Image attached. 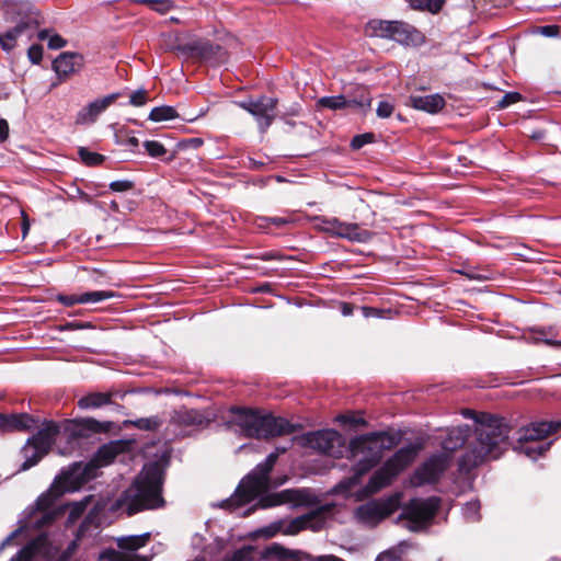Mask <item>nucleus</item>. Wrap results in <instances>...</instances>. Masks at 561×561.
<instances>
[{
	"instance_id": "obj_1",
	"label": "nucleus",
	"mask_w": 561,
	"mask_h": 561,
	"mask_svg": "<svg viewBox=\"0 0 561 561\" xmlns=\"http://www.w3.org/2000/svg\"><path fill=\"white\" fill-rule=\"evenodd\" d=\"M476 422V440L459 460V469L469 472L479 465L497 459L508 445L511 427L505 419L481 412L466 411L463 413Z\"/></svg>"
},
{
	"instance_id": "obj_2",
	"label": "nucleus",
	"mask_w": 561,
	"mask_h": 561,
	"mask_svg": "<svg viewBox=\"0 0 561 561\" xmlns=\"http://www.w3.org/2000/svg\"><path fill=\"white\" fill-rule=\"evenodd\" d=\"M286 447L271 453L266 459L259 463L251 473H248V515L256 507L270 508L282 504L304 506L311 502V494L307 490L286 489L279 492H270L272 471L278 453H285Z\"/></svg>"
},
{
	"instance_id": "obj_3",
	"label": "nucleus",
	"mask_w": 561,
	"mask_h": 561,
	"mask_svg": "<svg viewBox=\"0 0 561 561\" xmlns=\"http://www.w3.org/2000/svg\"><path fill=\"white\" fill-rule=\"evenodd\" d=\"M163 484V469L158 461L144 466L134 483L127 488L115 501L113 508L131 516L145 510H154L163 506L161 495Z\"/></svg>"
},
{
	"instance_id": "obj_4",
	"label": "nucleus",
	"mask_w": 561,
	"mask_h": 561,
	"mask_svg": "<svg viewBox=\"0 0 561 561\" xmlns=\"http://www.w3.org/2000/svg\"><path fill=\"white\" fill-rule=\"evenodd\" d=\"M1 11L5 22L13 24L0 33V47L7 53L20 44H30L44 21L41 12L27 0H5L1 4Z\"/></svg>"
},
{
	"instance_id": "obj_5",
	"label": "nucleus",
	"mask_w": 561,
	"mask_h": 561,
	"mask_svg": "<svg viewBox=\"0 0 561 561\" xmlns=\"http://www.w3.org/2000/svg\"><path fill=\"white\" fill-rule=\"evenodd\" d=\"M393 437L387 433H370L351 440V457L355 461L354 474L347 479L346 488H352L382 458L383 451L393 446Z\"/></svg>"
},
{
	"instance_id": "obj_6",
	"label": "nucleus",
	"mask_w": 561,
	"mask_h": 561,
	"mask_svg": "<svg viewBox=\"0 0 561 561\" xmlns=\"http://www.w3.org/2000/svg\"><path fill=\"white\" fill-rule=\"evenodd\" d=\"M559 430H561V421L533 422L518 431L514 450L536 460L551 446V442L542 443L541 440Z\"/></svg>"
},
{
	"instance_id": "obj_7",
	"label": "nucleus",
	"mask_w": 561,
	"mask_h": 561,
	"mask_svg": "<svg viewBox=\"0 0 561 561\" xmlns=\"http://www.w3.org/2000/svg\"><path fill=\"white\" fill-rule=\"evenodd\" d=\"M65 491L66 488L55 481L49 490L37 499L35 506L27 510L25 526L27 528L41 529L51 525L53 522L66 511L65 506L56 505L57 499L60 497Z\"/></svg>"
},
{
	"instance_id": "obj_8",
	"label": "nucleus",
	"mask_w": 561,
	"mask_h": 561,
	"mask_svg": "<svg viewBox=\"0 0 561 561\" xmlns=\"http://www.w3.org/2000/svg\"><path fill=\"white\" fill-rule=\"evenodd\" d=\"M416 454L417 448L415 446L410 445L400 448L370 477L365 486V493L371 495L388 486L401 471L413 462Z\"/></svg>"
},
{
	"instance_id": "obj_9",
	"label": "nucleus",
	"mask_w": 561,
	"mask_h": 561,
	"mask_svg": "<svg viewBox=\"0 0 561 561\" xmlns=\"http://www.w3.org/2000/svg\"><path fill=\"white\" fill-rule=\"evenodd\" d=\"M248 436L257 438H270L291 434L298 426L289 423L286 419L275 417L272 414L248 408Z\"/></svg>"
},
{
	"instance_id": "obj_10",
	"label": "nucleus",
	"mask_w": 561,
	"mask_h": 561,
	"mask_svg": "<svg viewBox=\"0 0 561 561\" xmlns=\"http://www.w3.org/2000/svg\"><path fill=\"white\" fill-rule=\"evenodd\" d=\"M58 433V424L53 421H46L43 427L27 439L22 449L25 458L22 465L23 470L35 466L49 451Z\"/></svg>"
},
{
	"instance_id": "obj_11",
	"label": "nucleus",
	"mask_w": 561,
	"mask_h": 561,
	"mask_svg": "<svg viewBox=\"0 0 561 561\" xmlns=\"http://www.w3.org/2000/svg\"><path fill=\"white\" fill-rule=\"evenodd\" d=\"M298 443L304 447H309L320 454L331 457H340L344 446L343 436L335 430H319L305 433L297 437Z\"/></svg>"
},
{
	"instance_id": "obj_12",
	"label": "nucleus",
	"mask_w": 561,
	"mask_h": 561,
	"mask_svg": "<svg viewBox=\"0 0 561 561\" xmlns=\"http://www.w3.org/2000/svg\"><path fill=\"white\" fill-rule=\"evenodd\" d=\"M439 503V499L435 496L412 499L401 515V517L407 519V528L412 531H419L425 527L435 516Z\"/></svg>"
},
{
	"instance_id": "obj_13",
	"label": "nucleus",
	"mask_w": 561,
	"mask_h": 561,
	"mask_svg": "<svg viewBox=\"0 0 561 561\" xmlns=\"http://www.w3.org/2000/svg\"><path fill=\"white\" fill-rule=\"evenodd\" d=\"M400 504L399 495L389 496L386 500L367 502L356 510L357 519L366 525L375 526L391 515Z\"/></svg>"
},
{
	"instance_id": "obj_14",
	"label": "nucleus",
	"mask_w": 561,
	"mask_h": 561,
	"mask_svg": "<svg viewBox=\"0 0 561 561\" xmlns=\"http://www.w3.org/2000/svg\"><path fill=\"white\" fill-rule=\"evenodd\" d=\"M209 419L194 409L182 408L174 411L168 431L175 436H186L193 431L207 426Z\"/></svg>"
},
{
	"instance_id": "obj_15",
	"label": "nucleus",
	"mask_w": 561,
	"mask_h": 561,
	"mask_svg": "<svg viewBox=\"0 0 561 561\" xmlns=\"http://www.w3.org/2000/svg\"><path fill=\"white\" fill-rule=\"evenodd\" d=\"M449 465V456L446 454H437L430 457L422 463L411 478V483L414 486H421L426 483L436 482L442 473Z\"/></svg>"
},
{
	"instance_id": "obj_16",
	"label": "nucleus",
	"mask_w": 561,
	"mask_h": 561,
	"mask_svg": "<svg viewBox=\"0 0 561 561\" xmlns=\"http://www.w3.org/2000/svg\"><path fill=\"white\" fill-rule=\"evenodd\" d=\"M150 534L146 533L138 536H127L117 539V546L124 550L122 552H110L108 561H151V557L135 553L136 550L146 546Z\"/></svg>"
},
{
	"instance_id": "obj_17",
	"label": "nucleus",
	"mask_w": 561,
	"mask_h": 561,
	"mask_svg": "<svg viewBox=\"0 0 561 561\" xmlns=\"http://www.w3.org/2000/svg\"><path fill=\"white\" fill-rule=\"evenodd\" d=\"M122 451V444L119 442H111L103 445L96 451L94 458L90 460L83 468L78 465V470H81L79 476L83 481H88L96 477V472L101 467L111 463L115 457Z\"/></svg>"
},
{
	"instance_id": "obj_18",
	"label": "nucleus",
	"mask_w": 561,
	"mask_h": 561,
	"mask_svg": "<svg viewBox=\"0 0 561 561\" xmlns=\"http://www.w3.org/2000/svg\"><path fill=\"white\" fill-rule=\"evenodd\" d=\"M248 113L255 119L260 131L264 133L276 116V100L268 96L248 100Z\"/></svg>"
},
{
	"instance_id": "obj_19",
	"label": "nucleus",
	"mask_w": 561,
	"mask_h": 561,
	"mask_svg": "<svg viewBox=\"0 0 561 561\" xmlns=\"http://www.w3.org/2000/svg\"><path fill=\"white\" fill-rule=\"evenodd\" d=\"M328 513L329 508L322 506L305 515H301L290 520L286 525L284 534L296 535L297 533L304 529H311L312 531H318L322 529V527L324 526Z\"/></svg>"
},
{
	"instance_id": "obj_20",
	"label": "nucleus",
	"mask_w": 561,
	"mask_h": 561,
	"mask_svg": "<svg viewBox=\"0 0 561 561\" xmlns=\"http://www.w3.org/2000/svg\"><path fill=\"white\" fill-rule=\"evenodd\" d=\"M328 230L334 236L353 242L365 243L373 238L369 230L362 229L357 224L342 222L337 219L329 221Z\"/></svg>"
},
{
	"instance_id": "obj_21",
	"label": "nucleus",
	"mask_w": 561,
	"mask_h": 561,
	"mask_svg": "<svg viewBox=\"0 0 561 561\" xmlns=\"http://www.w3.org/2000/svg\"><path fill=\"white\" fill-rule=\"evenodd\" d=\"M391 41L403 46L417 47L425 42V36L413 25L402 21H394Z\"/></svg>"
},
{
	"instance_id": "obj_22",
	"label": "nucleus",
	"mask_w": 561,
	"mask_h": 561,
	"mask_svg": "<svg viewBox=\"0 0 561 561\" xmlns=\"http://www.w3.org/2000/svg\"><path fill=\"white\" fill-rule=\"evenodd\" d=\"M123 94L121 92L111 93L104 98L96 99L84 106L78 114V122L94 123L98 116L107 107L116 102Z\"/></svg>"
},
{
	"instance_id": "obj_23",
	"label": "nucleus",
	"mask_w": 561,
	"mask_h": 561,
	"mask_svg": "<svg viewBox=\"0 0 561 561\" xmlns=\"http://www.w3.org/2000/svg\"><path fill=\"white\" fill-rule=\"evenodd\" d=\"M82 66V56L76 53H62L53 62V68L59 78H67L77 72Z\"/></svg>"
},
{
	"instance_id": "obj_24",
	"label": "nucleus",
	"mask_w": 561,
	"mask_h": 561,
	"mask_svg": "<svg viewBox=\"0 0 561 561\" xmlns=\"http://www.w3.org/2000/svg\"><path fill=\"white\" fill-rule=\"evenodd\" d=\"M36 421L27 413L0 414V430L4 432L28 431Z\"/></svg>"
},
{
	"instance_id": "obj_25",
	"label": "nucleus",
	"mask_w": 561,
	"mask_h": 561,
	"mask_svg": "<svg viewBox=\"0 0 561 561\" xmlns=\"http://www.w3.org/2000/svg\"><path fill=\"white\" fill-rule=\"evenodd\" d=\"M410 104L416 110L435 114L445 106V100L438 93L428 95H412L410 98Z\"/></svg>"
},
{
	"instance_id": "obj_26",
	"label": "nucleus",
	"mask_w": 561,
	"mask_h": 561,
	"mask_svg": "<svg viewBox=\"0 0 561 561\" xmlns=\"http://www.w3.org/2000/svg\"><path fill=\"white\" fill-rule=\"evenodd\" d=\"M48 538L45 534H41L30 543L24 546L10 561H32L36 553L46 552Z\"/></svg>"
},
{
	"instance_id": "obj_27",
	"label": "nucleus",
	"mask_w": 561,
	"mask_h": 561,
	"mask_svg": "<svg viewBox=\"0 0 561 561\" xmlns=\"http://www.w3.org/2000/svg\"><path fill=\"white\" fill-rule=\"evenodd\" d=\"M469 434L470 428L468 425L453 427L448 430L446 437L442 442V447L446 451H454L466 443Z\"/></svg>"
},
{
	"instance_id": "obj_28",
	"label": "nucleus",
	"mask_w": 561,
	"mask_h": 561,
	"mask_svg": "<svg viewBox=\"0 0 561 561\" xmlns=\"http://www.w3.org/2000/svg\"><path fill=\"white\" fill-rule=\"evenodd\" d=\"M224 419L227 431L233 432L238 436L245 434V408H232Z\"/></svg>"
},
{
	"instance_id": "obj_29",
	"label": "nucleus",
	"mask_w": 561,
	"mask_h": 561,
	"mask_svg": "<svg viewBox=\"0 0 561 561\" xmlns=\"http://www.w3.org/2000/svg\"><path fill=\"white\" fill-rule=\"evenodd\" d=\"M394 21L371 20L366 25V34L371 37L391 39Z\"/></svg>"
},
{
	"instance_id": "obj_30",
	"label": "nucleus",
	"mask_w": 561,
	"mask_h": 561,
	"mask_svg": "<svg viewBox=\"0 0 561 561\" xmlns=\"http://www.w3.org/2000/svg\"><path fill=\"white\" fill-rule=\"evenodd\" d=\"M112 392H92L78 401L81 409H96L111 403Z\"/></svg>"
},
{
	"instance_id": "obj_31",
	"label": "nucleus",
	"mask_w": 561,
	"mask_h": 561,
	"mask_svg": "<svg viewBox=\"0 0 561 561\" xmlns=\"http://www.w3.org/2000/svg\"><path fill=\"white\" fill-rule=\"evenodd\" d=\"M245 503V477H243L234 491V493L220 502L219 507L233 511L241 507Z\"/></svg>"
},
{
	"instance_id": "obj_32",
	"label": "nucleus",
	"mask_w": 561,
	"mask_h": 561,
	"mask_svg": "<svg viewBox=\"0 0 561 561\" xmlns=\"http://www.w3.org/2000/svg\"><path fill=\"white\" fill-rule=\"evenodd\" d=\"M72 435L75 436H88L90 432L98 433L102 431V424L94 419H83L71 422Z\"/></svg>"
},
{
	"instance_id": "obj_33",
	"label": "nucleus",
	"mask_w": 561,
	"mask_h": 561,
	"mask_svg": "<svg viewBox=\"0 0 561 561\" xmlns=\"http://www.w3.org/2000/svg\"><path fill=\"white\" fill-rule=\"evenodd\" d=\"M91 496L84 497L80 502L70 504L69 515L67 517V526L73 525L87 511Z\"/></svg>"
},
{
	"instance_id": "obj_34",
	"label": "nucleus",
	"mask_w": 561,
	"mask_h": 561,
	"mask_svg": "<svg viewBox=\"0 0 561 561\" xmlns=\"http://www.w3.org/2000/svg\"><path fill=\"white\" fill-rule=\"evenodd\" d=\"M175 117H178L176 111L168 105L154 107L149 114V119L152 122H164Z\"/></svg>"
},
{
	"instance_id": "obj_35",
	"label": "nucleus",
	"mask_w": 561,
	"mask_h": 561,
	"mask_svg": "<svg viewBox=\"0 0 561 561\" xmlns=\"http://www.w3.org/2000/svg\"><path fill=\"white\" fill-rule=\"evenodd\" d=\"M445 0H411V7L415 10L427 11L430 13H438Z\"/></svg>"
},
{
	"instance_id": "obj_36",
	"label": "nucleus",
	"mask_w": 561,
	"mask_h": 561,
	"mask_svg": "<svg viewBox=\"0 0 561 561\" xmlns=\"http://www.w3.org/2000/svg\"><path fill=\"white\" fill-rule=\"evenodd\" d=\"M81 296V305L84 304H98L106 299H111L116 296L114 291L111 290H95L80 294Z\"/></svg>"
},
{
	"instance_id": "obj_37",
	"label": "nucleus",
	"mask_w": 561,
	"mask_h": 561,
	"mask_svg": "<svg viewBox=\"0 0 561 561\" xmlns=\"http://www.w3.org/2000/svg\"><path fill=\"white\" fill-rule=\"evenodd\" d=\"M36 37L39 41L48 39V47L50 49H59L66 46V41L58 34H50L49 30H37Z\"/></svg>"
},
{
	"instance_id": "obj_38",
	"label": "nucleus",
	"mask_w": 561,
	"mask_h": 561,
	"mask_svg": "<svg viewBox=\"0 0 561 561\" xmlns=\"http://www.w3.org/2000/svg\"><path fill=\"white\" fill-rule=\"evenodd\" d=\"M347 104V99L344 95L323 96L319 100V105L334 111L346 108Z\"/></svg>"
},
{
	"instance_id": "obj_39",
	"label": "nucleus",
	"mask_w": 561,
	"mask_h": 561,
	"mask_svg": "<svg viewBox=\"0 0 561 561\" xmlns=\"http://www.w3.org/2000/svg\"><path fill=\"white\" fill-rule=\"evenodd\" d=\"M78 154L82 162L88 167L99 165L105 160L104 156L98 152H92L84 147L79 148Z\"/></svg>"
},
{
	"instance_id": "obj_40",
	"label": "nucleus",
	"mask_w": 561,
	"mask_h": 561,
	"mask_svg": "<svg viewBox=\"0 0 561 561\" xmlns=\"http://www.w3.org/2000/svg\"><path fill=\"white\" fill-rule=\"evenodd\" d=\"M407 547H409L407 542H401L398 547L381 552L376 561H398Z\"/></svg>"
},
{
	"instance_id": "obj_41",
	"label": "nucleus",
	"mask_w": 561,
	"mask_h": 561,
	"mask_svg": "<svg viewBox=\"0 0 561 561\" xmlns=\"http://www.w3.org/2000/svg\"><path fill=\"white\" fill-rule=\"evenodd\" d=\"M135 427L144 431H153L161 425V420L158 416L140 417L130 422Z\"/></svg>"
},
{
	"instance_id": "obj_42",
	"label": "nucleus",
	"mask_w": 561,
	"mask_h": 561,
	"mask_svg": "<svg viewBox=\"0 0 561 561\" xmlns=\"http://www.w3.org/2000/svg\"><path fill=\"white\" fill-rule=\"evenodd\" d=\"M360 91L362 94L359 98L347 99V107L358 108L365 112L371 106V98L368 94H365L364 90Z\"/></svg>"
},
{
	"instance_id": "obj_43",
	"label": "nucleus",
	"mask_w": 561,
	"mask_h": 561,
	"mask_svg": "<svg viewBox=\"0 0 561 561\" xmlns=\"http://www.w3.org/2000/svg\"><path fill=\"white\" fill-rule=\"evenodd\" d=\"M139 2L147 4L151 10L161 14L169 12L173 7L171 0H139Z\"/></svg>"
},
{
	"instance_id": "obj_44",
	"label": "nucleus",
	"mask_w": 561,
	"mask_h": 561,
	"mask_svg": "<svg viewBox=\"0 0 561 561\" xmlns=\"http://www.w3.org/2000/svg\"><path fill=\"white\" fill-rule=\"evenodd\" d=\"M480 503L479 501H470L465 504L462 512L463 516L469 522H477L480 518Z\"/></svg>"
},
{
	"instance_id": "obj_45",
	"label": "nucleus",
	"mask_w": 561,
	"mask_h": 561,
	"mask_svg": "<svg viewBox=\"0 0 561 561\" xmlns=\"http://www.w3.org/2000/svg\"><path fill=\"white\" fill-rule=\"evenodd\" d=\"M144 147L147 150L148 154L153 158H159L167 153V149L164 148V146L156 140L145 141Z\"/></svg>"
},
{
	"instance_id": "obj_46",
	"label": "nucleus",
	"mask_w": 561,
	"mask_h": 561,
	"mask_svg": "<svg viewBox=\"0 0 561 561\" xmlns=\"http://www.w3.org/2000/svg\"><path fill=\"white\" fill-rule=\"evenodd\" d=\"M66 194L68 198L71 201L81 199L82 202L88 204L92 202V197L75 184L69 186V188L66 191Z\"/></svg>"
},
{
	"instance_id": "obj_47",
	"label": "nucleus",
	"mask_w": 561,
	"mask_h": 561,
	"mask_svg": "<svg viewBox=\"0 0 561 561\" xmlns=\"http://www.w3.org/2000/svg\"><path fill=\"white\" fill-rule=\"evenodd\" d=\"M551 329L549 330H546V329H540L538 331L535 332V336H534V340L535 341H541L548 345H551V346H561V341H557V340H553L551 336H550V333H551Z\"/></svg>"
},
{
	"instance_id": "obj_48",
	"label": "nucleus",
	"mask_w": 561,
	"mask_h": 561,
	"mask_svg": "<svg viewBox=\"0 0 561 561\" xmlns=\"http://www.w3.org/2000/svg\"><path fill=\"white\" fill-rule=\"evenodd\" d=\"M148 101V93L145 89L133 92L129 96V104L133 106H142Z\"/></svg>"
},
{
	"instance_id": "obj_49",
	"label": "nucleus",
	"mask_w": 561,
	"mask_h": 561,
	"mask_svg": "<svg viewBox=\"0 0 561 561\" xmlns=\"http://www.w3.org/2000/svg\"><path fill=\"white\" fill-rule=\"evenodd\" d=\"M374 137L375 136L371 133H366V134L357 135V136H355L352 139L351 146H352L353 149H360L366 144L373 142Z\"/></svg>"
},
{
	"instance_id": "obj_50",
	"label": "nucleus",
	"mask_w": 561,
	"mask_h": 561,
	"mask_svg": "<svg viewBox=\"0 0 561 561\" xmlns=\"http://www.w3.org/2000/svg\"><path fill=\"white\" fill-rule=\"evenodd\" d=\"M522 96L517 92H508L505 95L502 96V99L497 102L499 108H505L510 106L511 104H514L518 101H520Z\"/></svg>"
},
{
	"instance_id": "obj_51",
	"label": "nucleus",
	"mask_w": 561,
	"mask_h": 561,
	"mask_svg": "<svg viewBox=\"0 0 561 561\" xmlns=\"http://www.w3.org/2000/svg\"><path fill=\"white\" fill-rule=\"evenodd\" d=\"M108 187L113 192H126L134 187V183L129 180H117L111 182Z\"/></svg>"
},
{
	"instance_id": "obj_52",
	"label": "nucleus",
	"mask_w": 561,
	"mask_h": 561,
	"mask_svg": "<svg viewBox=\"0 0 561 561\" xmlns=\"http://www.w3.org/2000/svg\"><path fill=\"white\" fill-rule=\"evenodd\" d=\"M27 56L33 64H39L43 58V47L38 44H33L27 49Z\"/></svg>"
},
{
	"instance_id": "obj_53",
	"label": "nucleus",
	"mask_w": 561,
	"mask_h": 561,
	"mask_svg": "<svg viewBox=\"0 0 561 561\" xmlns=\"http://www.w3.org/2000/svg\"><path fill=\"white\" fill-rule=\"evenodd\" d=\"M280 530V524H273L268 527L261 528L256 530L253 536L254 537H264V538H271L273 537L277 531Z\"/></svg>"
},
{
	"instance_id": "obj_54",
	"label": "nucleus",
	"mask_w": 561,
	"mask_h": 561,
	"mask_svg": "<svg viewBox=\"0 0 561 561\" xmlns=\"http://www.w3.org/2000/svg\"><path fill=\"white\" fill-rule=\"evenodd\" d=\"M393 105L387 101H381L379 102L378 106H377V116L380 117V118H388L391 116L392 112H393Z\"/></svg>"
},
{
	"instance_id": "obj_55",
	"label": "nucleus",
	"mask_w": 561,
	"mask_h": 561,
	"mask_svg": "<svg viewBox=\"0 0 561 561\" xmlns=\"http://www.w3.org/2000/svg\"><path fill=\"white\" fill-rule=\"evenodd\" d=\"M125 138L123 137V131H119V134L116 135L117 144L122 146H127L131 149H135L139 145V140L135 136H129L128 134L125 135Z\"/></svg>"
},
{
	"instance_id": "obj_56",
	"label": "nucleus",
	"mask_w": 561,
	"mask_h": 561,
	"mask_svg": "<svg viewBox=\"0 0 561 561\" xmlns=\"http://www.w3.org/2000/svg\"><path fill=\"white\" fill-rule=\"evenodd\" d=\"M57 301H59L61 305L66 307H72L77 304H81V296L80 295H58Z\"/></svg>"
},
{
	"instance_id": "obj_57",
	"label": "nucleus",
	"mask_w": 561,
	"mask_h": 561,
	"mask_svg": "<svg viewBox=\"0 0 561 561\" xmlns=\"http://www.w3.org/2000/svg\"><path fill=\"white\" fill-rule=\"evenodd\" d=\"M194 561H206L205 558H197ZM224 561H245V547H240L232 556L227 557Z\"/></svg>"
},
{
	"instance_id": "obj_58",
	"label": "nucleus",
	"mask_w": 561,
	"mask_h": 561,
	"mask_svg": "<svg viewBox=\"0 0 561 561\" xmlns=\"http://www.w3.org/2000/svg\"><path fill=\"white\" fill-rule=\"evenodd\" d=\"M93 523V517L91 515L85 516L82 524L80 525L78 531H77V540H80L84 535L85 531L90 528V526Z\"/></svg>"
},
{
	"instance_id": "obj_59",
	"label": "nucleus",
	"mask_w": 561,
	"mask_h": 561,
	"mask_svg": "<svg viewBox=\"0 0 561 561\" xmlns=\"http://www.w3.org/2000/svg\"><path fill=\"white\" fill-rule=\"evenodd\" d=\"M539 32L541 35L547 36V37H554L559 34L558 26H556V25L541 26L539 28Z\"/></svg>"
},
{
	"instance_id": "obj_60",
	"label": "nucleus",
	"mask_w": 561,
	"mask_h": 561,
	"mask_svg": "<svg viewBox=\"0 0 561 561\" xmlns=\"http://www.w3.org/2000/svg\"><path fill=\"white\" fill-rule=\"evenodd\" d=\"M9 137V124L5 119L0 118V141L7 140Z\"/></svg>"
},
{
	"instance_id": "obj_61",
	"label": "nucleus",
	"mask_w": 561,
	"mask_h": 561,
	"mask_svg": "<svg viewBox=\"0 0 561 561\" xmlns=\"http://www.w3.org/2000/svg\"><path fill=\"white\" fill-rule=\"evenodd\" d=\"M308 561H344L335 556H319V557H312L307 556Z\"/></svg>"
},
{
	"instance_id": "obj_62",
	"label": "nucleus",
	"mask_w": 561,
	"mask_h": 561,
	"mask_svg": "<svg viewBox=\"0 0 561 561\" xmlns=\"http://www.w3.org/2000/svg\"><path fill=\"white\" fill-rule=\"evenodd\" d=\"M76 546H77V543L75 540L69 545L68 549L59 557V559L57 561H68L70 559Z\"/></svg>"
},
{
	"instance_id": "obj_63",
	"label": "nucleus",
	"mask_w": 561,
	"mask_h": 561,
	"mask_svg": "<svg viewBox=\"0 0 561 561\" xmlns=\"http://www.w3.org/2000/svg\"><path fill=\"white\" fill-rule=\"evenodd\" d=\"M105 277V274L101 271L94 270L91 274V278L94 283L102 285L104 284L103 278Z\"/></svg>"
},
{
	"instance_id": "obj_64",
	"label": "nucleus",
	"mask_w": 561,
	"mask_h": 561,
	"mask_svg": "<svg viewBox=\"0 0 561 561\" xmlns=\"http://www.w3.org/2000/svg\"><path fill=\"white\" fill-rule=\"evenodd\" d=\"M363 312H364L365 317L378 316L379 314V310L374 309V308H369V307H363Z\"/></svg>"
}]
</instances>
